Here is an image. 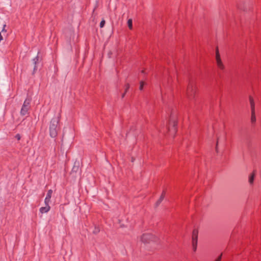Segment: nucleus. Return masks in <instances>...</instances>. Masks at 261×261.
I'll return each mask as SVG.
<instances>
[{"instance_id": "nucleus-1", "label": "nucleus", "mask_w": 261, "mask_h": 261, "mask_svg": "<svg viewBox=\"0 0 261 261\" xmlns=\"http://www.w3.org/2000/svg\"><path fill=\"white\" fill-rule=\"evenodd\" d=\"M59 122V119L58 118H54L51 119L49 124V134L53 137H56L58 135V132L59 129L58 124Z\"/></svg>"}, {"instance_id": "nucleus-2", "label": "nucleus", "mask_w": 261, "mask_h": 261, "mask_svg": "<svg viewBox=\"0 0 261 261\" xmlns=\"http://www.w3.org/2000/svg\"><path fill=\"white\" fill-rule=\"evenodd\" d=\"M196 92V87L193 82H190L187 87L186 96L189 100H192L195 97Z\"/></svg>"}, {"instance_id": "nucleus-3", "label": "nucleus", "mask_w": 261, "mask_h": 261, "mask_svg": "<svg viewBox=\"0 0 261 261\" xmlns=\"http://www.w3.org/2000/svg\"><path fill=\"white\" fill-rule=\"evenodd\" d=\"M169 124L170 132L172 131L174 134L176 131V126L177 125V116L175 113H172L169 119Z\"/></svg>"}, {"instance_id": "nucleus-4", "label": "nucleus", "mask_w": 261, "mask_h": 261, "mask_svg": "<svg viewBox=\"0 0 261 261\" xmlns=\"http://www.w3.org/2000/svg\"><path fill=\"white\" fill-rule=\"evenodd\" d=\"M215 59H216V65H217L218 68L221 70H223L225 69V66L221 60L218 48H217L216 51Z\"/></svg>"}, {"instance_id": "nucleus-5", "label": "nucleus", "mask_w": 261, "mask_h": 261, "mask_svg": "<svg viewBox=\"0 0 261 261\" xmlns=\"http://www.w3.org/2000/svg\"><path fill=\"white\" fill-rule=\"evenodd\" d=\"M30 102L31 99L30 98H27L24 100L20 111L21 115H25L28 114L30 108Z\"/></svg>"}, {"instance_id": "nucleus-6", "label": "nucleus", "mask_w": 261, "mask_h": 261, "mask_svg": "<svg viewBox=\"0 0 261 261\" xmlns=\"http://www.w3.org/2000/svg\"><path fill=\"white\" fill-rule=\"evenodd\" d=\"M197 238H198V231L196 229H194L193 231V237H192L193 248V250L194 251H195L196 250Z\"/></svg>"}, {"instance_id": "nucleus-7", "label": "nucleus", "mask_w": 261, "mask_h": 261, "mask_svg": "<svg viewBox=\"0 0 261 261\" xmlns=\"http://www.w3.org/2000/svg\"><path fill=\"white\" fill-rule=\"evenodd\" d=\"M153 240V236L149 233L143 234L141 237V241L144 243H149L150 241Z\"/></svg>"}, {"instance_id": "nucleus-8", "label": "nucleus", "mask_w": 261, "mask_h": 261, "mask_svg": "<svg viewBox=\"0 0 261 261\" xmlns=\"http://www.w3.org/2000/svg\"><path fill=\"white\" fill-rule=\"evenodd\" d=\"M52 194H53L52 190H49L47 191L46 196L44 200V203H45V205H47V204H49V203L50 202V198L51 197Z\"/></svg>"}, {"instance_id": "nucleus-9", "label": "nucleus", "mask_w": 261, "mask_h": 261, "mask_svg": "<svg viewBox=\"0 0 261 261\" xmlns=\"http://www.w3.org/2000/svg\"><path fill=\"white\" fill-rule=\"evenodd\" d=\"M80 162L79 161H75L74 164V166L72 169L71 174L76 173L79 170Z\"/></svg>"}, {"instance_id": "nucleus-10", "label": "nucleus", "mask_w": 261, "mask_h": 261, "mask_svg": "<svg viewBox=\"0 0 261 261\" xmlns=\"http://www.w3.org/2000/svg\"><path fill=\"white\" fill-rule=\"evenodd\" d=\"M50 208V207L49 204L45 205V206L41 207L40 208V212L42 214L47 213L49 211Z\"/></svg>"}, {"instance_id": "nucleus-11", "label": "nucleus", "mask_w": 261, "mask_h": 261, "mask_svg": "<svg viewBox=\"0 0 261 261\" xmlns=\"http://www.w3.org/2000/svg\"><path fill=\"white\" fill-rule=\"evenodd\" d=\"M254 177H255L254 172H253L249 175L248 181H249V182L250 185H252L253 184Z\"/></svg>"}, {"instance_id": "nucleus-12", "label": "nucleus", "mask_w": 261, "mask_h": 261, "mask_svg": "<svg viewBox=\"0 0 261 261\" xmlns=\"http://www.w3.org/2000/svg\"><path fill=\"white\" fill-rule=\"evenodd\" d=\"M256 122V117L255 111H251V122L252 124H254Z\"/></svg>"}, {"instance_id": "nucleus-13", "label": "nucleus", "mask_w": 261, "mask_h": 261, "mask_svg": "<svg viewBox=\"0 0 261 261\" xmlns=\"http://www.w3.org/2000/svg\"><path fill=\"white\" fill-rule=\"evenodd\" d=\"M165 191H163L162 193V195L161 196L160 199L156 201L155 203V206L157 207L159 205V204L161 203V202L163 201V200L164 198V195H165Z\"/></svg>"}, {"instance_id": "nucleus-14", "label": "nucleus", "mask_w": 261, "mask_h": 261, "mask_svg": "<svg viewBox=\"0 0 261 261\" xmlns=\"http://www.w3.org/2000/svg\"><path fill=\"white\" fill-rule=\"evenodd\" d=\"M249 101H250V103L251 105V111H255L254 102L253 98L251 96L249 97Z\"/></svg>"}, {"instance_id": "nucleus-15", "label": "nucleus", "mask_w": 261, "mask_h": 261, "mask_svg": "<svg viewBox=\"0 0 261 261\" xmlns=\"http://www.w3.org/2000/svg\"><path fill=\"white\" fill-rule=\"evenodd\" d=\"M128 27L129 29L132 30L133 28V22L131 19H129L127 21Z\"/></svg>"}, {"instance_id": "nucleus-16", "label": "nucleus", "mask_w": 261, "mask_h": 261, "mask_svg": "<svg viewBox=\"0 0 261 261\" xmlns=\"http://www.w3.org/2000/svg\"><path fill=\"white\" fill-rule=\"evenodd\" d=\"M100 229L99 227H95L94 230H93V233L95 234H97L98 232H99Z\"/></svg>"}, {"instance_id": "nucleus-17", "label": "nucleus", "mask_w": 261, "mask_h": 261, "mask_svg": "<svg viewBox=\"0 0 261 261\" xmlns=\"http://www.w3.org/2000/svg\"><path fill=\"white\" fill-rule=\"evenodd\" d=\"M144 82H140V87H139V89L140 90H142L143 89V86L144 85Z\"/></svg>"}, {"instance_id": "nucleus-18", "label": "nucleus", "mask_w": 261, "mask_h": 261, "mask_svg": "<svg viewBox=\"0 0 261 261\" xmlns=\"http://www.w3.org/2000/svg\"><path fill=\"white\" fill-rule=\"evenodd\" d=\"M105 24V20L104 19L102 20L100 23V27L103 28Z\"/></svg>"}, {"instance_id": "nucleus-19", "label": "nucleus", "mask_w": 261, "mask_h": 261, "mask_svg": "<svg viewBox=\"0 0 261 261\" xmlns=\"http://www.w3.org/2000/svg\"><path fill=\"white\" fill-rule=\"evenodd\" d=\"M221 256H222V254H221V255H220L218 257V258L215 260V261H221Z\"/></svg>"}, {"instance_id": "nucleus-20", "label": "nucleus", "mask_w": 261, "mask_h": 261, "mask_svg": "<svg viewBox=\"0 0 261 261\" xmlns=\"http://www.w3.org/2000/svg\"><path fill=\"white\" fill-rule=\"evenodd\" d=\"M129 86L128 84H127L126 85V89H125V93L127 92V90L129 89Z\"/></svg>"}, {"instance_id": "nucleus-21", "label": "nucleus", "mask_w": 261, "mask_h": 261, "mask_svg": "<svg viewBox=\"0 0 261 261\" xmlns=\"http://www.w3.org/2000/svg\"><path fill=\"white\" fill-rule=\"evenodd\" d=\"M3 36L1 34V33H0V42L3 40Z\"/></svg>"}, {"instance_id": "nucleus-22", "label": "nucleus", "mask_w": 261, "mask_h": 261, "mask_svg": "<svg viewBox=\"0 0 261 261\" xmlns=\"http://www.w3.org/2000/svg\"><path fill=\"white\" fill-rule=\"evenodd\" d=\"M16 137L17 138L18 140L20 139V136L19 135H16Z\"/></svg>"}, {"instance_id": "nucleus-23", "label": "nucleus", "mask_w": 261, "mask_h": 261, "mask_svg": "<svg viewBox=\"0 0 261 261\" xmlns=\"http://www.w3.org/2000/svg\"><path fill=\"white\" fill-rule=\"evenodd\" d=\"M5 27H6V25H4V28H3V30H2V32H3V31H5V32H6V31L5 30Z\"/></svg>"}, {"instance_id": "nucleus-24", "label": "nucleus", "mask_w": 261, "mask_h": 261, "mask_svg": "<svg viewBox=\"0 0 261 261\" xmlns=\"http://www.w3.org/2000/svg\"><path fill=\"white\" fill-rule=\"evenodd\" d=\"M216 151L218 153V148H216Z\"/></svg>"}, {"instance_id": "nucleus-25", "label": "nucleus", "mask_w": 261, "mask_h": 261, "mask_svg": "<svg viewBox=\"0 0 261 261\" xmlns=\"http://www.w3.org/2000/svg\"><path fill=\"white\" fill-rule=\"evenodd\" d=\"M125 93H124L122 95V97H124Z\"/></svg>"}]
</instances>
